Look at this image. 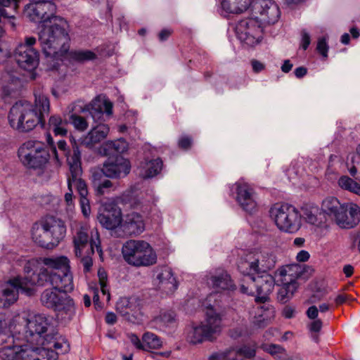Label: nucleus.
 Listing matches in <instances>:
<instances>
[{
  "instance_id": "nucleus-46",
  "label": "nucleus",
  "mask_w": 360,
  "mask_h": 360,
  "mask_svg": "<svg viewBox=\"0 0 360 360\" xmlns=\"http://www.w3.org/2000/svg\"><path fill=\"white\" fill-rule=\"evenodd\" d=\"M237 355L243 356L247 359H251L255 356L256 349L254 346L243 345L239 348L235 349Z\"/></svg>"
},
{
  "instance_id": "nucleus-8",
  "label": "nucleus",
  "mask_w": 360,
  "mask_h": 360,
  "mask_svg": "<svg viewBox=\"0 0 360 360\" xmlns=\"http://www.w3.org/2000/svg\"><path fill=\"white\" fill-rule=\"evenodd\" d=\"M66 226L63 220L54 217H46L33 224L32 237L34 242L42 248L53 249L65 238Z\"/></svg>"
},
{
  "instance_id": "nucleus-30",
  "label": "nucleus",
  "mask_w": 360,
  "mask_h": 360,
  "mask_svg": "<svg viewBox=\"0 0 360 360\" xmlns=\"http://www.w3.org/2000/svg\"><path fill=\"white\" fill-rule=\"evenodd\" d=\"M20 287L12 280L4 285L0 291V308L10 307L15 303L18 298Z\"/></svg>"
},
{
  "instance_id": "nucleus-7",
  "label": "nucleus",
  "mask_w": 360,
  "mask_h": 360,
  "mask_svg": "<svg viewBox=\"0 0 360 360\" xmlns=\"http://www.w3.org/2000/svg\"><path fill=\"white\" fill-rule=\"evenodd\" d=\"M81 111H89L94 122H98L92 126L88 134L81 139V143L91 148L104 140L109 133L108 125L102 123L101 120L104 113L107 115H112V103L105 96L99 95Z\"/></svg>"
},
{
  "instance_id": "nucleus-21",
  "label": "nucleus",
  "mask_w": 360,
  "mask_h": 360,
  "mask_svg": "<svg viewBox=\"0 0 360 360\" xmlns=\"http://www.w3.org/2000/svg\"><path fill=\"white\" fill-rule=\"evenodd\" d=\"M68 164L70 168V175L68 181L71 182V188L75 184L79 198L89 196L86 183L81 178L82 174L81 165V152L77 148L74 149L73 155L68 158Z\"/></svg>"
},
{
  "instance_id": "nucleus-11",
  "label": "nucleus",
  "mask_w": 360,
  "mask_h": 360,
  "mask_svg": "<svg viewBox=\"0 0 360 360\" xmlns=\"http://www.w3.org/2000/svg\"><path fill=\"white\" fill-rule=\"evenodd\" d=\"M263 274L257 276L253 274L243 275L245 282L247 283H243L240 287V292L248 295H254L255 290V302L261 304H265L268 300L269 295L272 292L275 285V279L271 274Z\"/></svg>"
},
{
  "instance_id": "nucleus-15",
  "label": "nucleus",
  "mask_w": 360,
  "mask_h": 360,
  "mask_svg": "<svg viewBox=\"0 0 360 360\" xmlns=\"http://www.w3.org/2000/svg\"><path fill=\"white\" fill-rule=\"evenodd\" d=\"M91 236H89V229L86 224L76 225L72 228V242L74 245V252L76 257H82L83 250L90 246L91 254L94 252V248L99 254L102 255V249L98 231L91 232Z\"/></svg>"
},
{
  "instance_id": "nucleus-55",
  "label": "nucleus",
  "mask_w": 360,
  "mask_h": 360,
  "mask_svg": "<svg viewBox=\"0 0 360 360\" xmlns=\"http://www.w3.org/2000/svg\"><path fill=\"white\" fill-rule=\"evenodd\" d=\"M46 141H47V143H49V145H50L51 146V153L54 155V158L56 159V162L58 164H60V158H59L60 154H58V153L57 148L54 145L53 138L51 137L50 134H47Z\"/></svg>"
},
{
  "instance_id": "nucleus-22",
  "label": "nucleus",
  "mask_w": 360,
  "mask_h": 360,
  "mask_svg": "<svg viewBox=\"0 0 360 360\" xmlns=\"http://www.w3.org/2000/svg\"><path fill=\"white\" fill-rule=\"evenodd\" d=\"M154 285L166 295L173 294L179 287V282L172 269L168 266H157L153 271Z\"/></svg>"
},
{
  "instance_id": "nucleus-49",
  "label": "nucleus",
  "mask_w": 360,
  "mask_h": 360,
  "mask_svg": "<svg viewBox=\"0 0 360 360\" xmlns=\"http://www.w3.org/2000/svg\"><path fill=\"white\" fill-rule=\"evenodd\" d=\"M58 149L60 151V155H63L66 157V160H68V158L73 155L74 149L79 148L77 146H74L72 148V151L70 152L68 149L67 142L65 140H59L57 143Z\"/></svg>"
},
{
  "instance_id": "nucleus-5",
  "label": "nucleus",
  "mask_w": 360,
  "mask_h": 360,
  "mask_svg": "<svg viewBox=\"0 0 360 360\" xmlns=\"http://www.w3.org/2000/svg\"><path fill=\"white\" fill-rule=\"evenodd\" d=\"M68 22L59 16L52 17V20L41 27L39 40L46 57L58 59L68 51Z\"/></svg>"
},
{
  "instance_id": "nucleus-28",
  "label": "nucleus",
  "mask_w": 360,
  "mask_h": 360,
  "mask_svg": "<svg viewBox=\"0 0 360 360\" xmlns=\"http://www.w3.org/2000/svg\"><path fill=\"white\" fill-rule=\"evenodd\" d=\"M33 264L30 262H27L24 266V277H17L13 281L18 285L22 292H25L28 296H31L34 293V285H41L39 283H33L32 281L33 276L39 275V273H35L32 268Z\"/></svg>"
},
{
  "instance_id": "nucleus-37",
  "label": "nucleus",
  "mask_w": 360,
  "mask_h": 360,
  "mask_svg": "<svg viewBox=\"0 0 360 360\" xmlns=\"http://www.w3.org/2000/svg\"><path fill=\"white\" fill-rule=\"evenodd\" d=\"M67 124L68 122L60 115H53L49 119L48 127L56 136H64L68 134Z\"/></svg>"
},
{
  "instance_id": "nucleus-24",
  "label": "nucleus",
  "mask_w": 360,
  "mask_h": 360,
  "mask_svg": "<svg viewBox=\"0 0 360 360\" xmlns=\"http://www.w3.org/2000/svg\"><path fill=\"white\" fill-rule=\"evenodd\" d=\"M145 229L143 217L137 212L127 214L123 222H121L119 233L115 237L122 238L126 236H136L141 234Z\"/></svg>"
},
{
  "instance_id": "nucleus-57",
  "label": "nucleus",
  "mask_w": 360,
  "mask_h": 360,
  "mask_svg": "<svg viewBox=\"0 0 360 360\" xmlns=\"http://www.w3.org/2000/svg\"><path fill=\"white\" fill-rule=\"evenodd\" d=\"M129 337V339L130 340V342L137 348V349H146L145 348V345H143V342L142 343L141 341L140 340L139 338L134 334V333H131V334H129L128 335Z\"/></svg>"
},
{
  "instance_id": "nucleus-13",
  "label": "nucleus",
  "mask_w": 360,
  "mask_h": 360,
  "mask_svg": "<svg viewBox=\"0 0 360 360\" xmlns=\"http://www.w3.org/2000/svg\"><path fill=\"white\" fill-rule=\"evenodd\" d=\"M44 356L54 359L56 355L52 350L35 347L30 344L23 345H8L0 348L2 360H44Z\"/></svg>"
},
{
  "instance_id": "nucleus-35",
  "label": "nucleus",
  "mask_w": 360,
  "mask_h": 360,
  "mask_svg": "<svg viewBox=\"0 0 360 360\" xmlns=\"http://www.w3.org/2000/svg\"><path fill=\"white\" fill-rule=\"evenodd\" d=\"M15 321H18L17 317L14 319L9 314L0 313V344L4 342L7 338H10Z\"/></svg>"
},
{
  "instance_id": "nucleus-61",
  "label": "nucleus",
  "mask_w": 360,
  "mask_h": 360,
  "mask_svg": "<svg viewBox=\"0 0 360 360\" xmlns=\"http://www.w3.org/2000/svg\"><path fill=\"white\" fill-rule=\"evenodd\" d=\"M351 240V247L352 250H354L356 246H357L358 241L360 240V231H356L352 233L349 236Z\"/></svg>"
},
{
  "instance_id": "nucleus-58",
  "label": "nucleus",
  "mask_w": 360,
  "mask_h": 360,
  "mask_svg": "<svg viewBox=\"0 0 360 360\" xmlns=\"http://www.w3.org/2000/svg\"><path fill=\"white\" fill-rule=\"evenodd\" d=\"M68 192L65 194V200L67 205L70 207L73 205V191L72 188H71V182L68 181Z\"/></svg>"
},
{
  "instance_id": "nucleus-62",
  "label": "nucleus",
  "mask_w": 360,
  "mask_h": 360,
  "mask_svg": "<svg viewBox=\"0 0 360 360\" xmlns=\"http://www.w3.org/2000/svg\"><path fill=\"white\" fill-rule=\"evenodd\" d=\"M319 314V309L318 308L313 305L309 307V309L307 311V315L309 319L316 320Z\"/></svg>"
},
{
  "instance_id": "nucleus-10",
  "label": "nucleus",
  "mask_w": 360,
  "mask_h": 360,
  "mask_svg": "<svg viewBox=\"0 0 360 360\" xmlns=\"http://www.w3.org/2000/svg\"><path fill=\"white\" fill-rule=\"evenodd\" d=\"M276 256L269 250H256L241 256L238 262V271L243 275L266 273L274 268Z\"/></svg>"
},
{
  "instance_id": "nucleus-9",
  "label": "nucleus",
  "mask_w": 360,
  "mask_h": 360,
  "mask_svg": "<svg viewBox=\"0 0 360 360\" xmlns=\"http://www.w3.org/2000/svg\"><path fill=\"white\" fill-rule=\"evenodd\" d=\"M124 261L134 266H148L157 262V255L151 245L145 240H129L122 248Z\"/></svg>"
},
{
  "instance_id": "nucleus-2",
  "label": "nucleus",
  "mask_w": 360,
  "mask_h": 360,
  "mask_svg": "<svg viewBox=\"0 0 360 360\" xmlns=\"http://www.w3.org/2000/svg\"><path fill=\"white\" fill-rule=\"evenodd\" d=\"M210 284L215 292L208 297V301H214L207 307L206 317L198 326L187 329L186 340L193 345L203 342L214 341L220 334L222 328V308L229 306L230 294L236 290V285L231 276L225 271H221L210 277Z\"/></svg>"
},
{
  "instance_id": "nucleus-56",
  "label": "nucleus",
  "mask_w": 360,
  "mask_h": 360,
  "mask_svg": "<svg viewBox=\"0 0 360 360\" xmlns=\"http://www.w3.org/2000/svg\"><path fill=\"white\" fill-rule=\"evenodd\" d=\"M311 43V37L309 32L305 30L302 31L301 46L304 50H307Z\"/></svg>"
},
{
  "instance_id": "nucleus-23",
  "label": "nucleus",
  "mask_w": 360,
  "mask_h": 360,
  "mask_svg": "<svg viewBox=\"0 0 360 360\" xmlns=\"http://www.w3.org/2000/svg\"><path fill=\"white\" fill-rule=\"evenodd\" d=\"M105 177L120 179L127 176L131 171L130 161L122 155L108 156L103 162Z\"/></svg>"
},
{
  "instance_id": "nucleus-50",
  "label": "nucleus",
  "mask_w": 360,
  "mask_h": 360,
  "mask_svg": "<svg viewBox=\"0 0 360 360\" xmlns=\"http://www.w3.org/2000/svg\"><path fill=\"white\" fill-rule=\"evenodd\" d=\"M234 351V347H230L223 351L213 353L209 356L210 360H224L226 359L231 352Z\"/></svg>"
},
{
  "instance_id": "nucleus-12",
  "label": "nucleus",
  "mask_w": 360,
  "mask_h": 360,
  "mask_svg": "<svg viewBox=\"0 0 360 360\" xmlns=\"http://www.w3.org/2000/svg\"><path fill=\"white\" fill-rule=\"evenodd\" d=\"M269 213L281 231L294 233L301 227V214L292 205L276 204L270 209Z\"/></svg>"
},
{
  "instance_id": "nucleus-33",
  "label": "nucleus",
  "mask_w": 360,
  "mask_h": 360,
  "mask_svg": "<svg viewBox=\"0 0 360 360\" xmlns=\"http://www.w3.org/2000/svg\"><path fill=\"white\" fill-rule=\"evenodd\" d=\"M60 292H64L55 289L53 287V288L44 290L40 297L41 304L48 309H51L55 311L56 309L60 306V302L63 300L64 295H61Z\"/></svg>"
},
{
  "instance_id": "nucleus-42",
  "label": "nucleus",
  "mask_w": 360,
  "mask_h": 360,
  "mask_svg": "<svg viewBox=\"0 0 360 360\" xmlns=\"http://www.w3.org/2000/svg\"><path fill=\"white\" fill-rule=\"evenodd\" d=\"M262 349L272 355L276 360H283L288 354L285 349L278 345L264 344Z\"/></svg>"
},
{
  "instance_id": "nucleus-64",
  "label": "nucleus",
  "mask_w": 360,
  "mask_h": 360,
  "mask_svg": "<svg viewBox=\"0 0 360 360\" xmlns=\"http://www.w3.org/2000/svg\"><path fill=\"white\" fill-rule=\"evenodd\" d=\"M307 73V69L304 67H298L295 69L294 74L295 77L298 79H301L304 77Z\"/></svg>"
},
{
  "instance_id": "nucleus-16",
  "label": "nucleus",
  "mask_w": 360,
  "mask_h": 360,
  "mask_svg": "<svg viewBox=\"0 0 360 360\" xmlns=\"http://www.w3.org/2000/svg\"><path fill=\"white\" fill-rule=\"evenodd\" d=\"M37 39L34 37H27L23 44H19L13 52V58L18 66L27 71L34 70L39 63V53L33 48Z\"/></svg>"
},
{
  "instance_id": "nucleus-40",
  "label": "nucleus",
  "mask_w": 360,
  "mask_h": 360,
  "mask_svg": "<svg viewBox=\"0 0 360 360\" xmlns=\"http://www.w3.org/2000/svg\"><path fill=\"white\" fill-rule=\"evenodd\" d=\"M319 209L317 207H311L309 209H305L304 212V217L307 222L316 226H321L325 220V216H321L322 213L319 215L317 214Z\"/></svg>"
},
{
  "instance_id": "nucleus-26",
  "label": "nucleus",
  "mask_w": 360,
  "mask_h": 360,
  "mask_svg": "<svg viewBox=\"0 0 360 360\" xmlns=\"http://www.w3.org/2000/svg\"><path fill=\"white\" fill-rule=\"evenodd\" d=\"M1 82L4 94L11 96L18 91L21 86V79L16 69L7 65L4 71L1 73Z\"/></svg>"
},
{
  "instance_id": "nucleus-53",
  "label": "nucleus",
  "mask_w": 360,
  "mask_h": 360,
  "mask_svg": "<svg viewBox=\"0 0 360 360\" xmlns=\"http://www.w3.org/2000/svg\"><path fill=\"white\" fill-rule=\"evenodd\" d=\"M192 144V139L186 135L181 136L178 141V146L180 148L184 150H188L190 148Z\"/></svg>"
},
{
  "instance_id": "nucleus-47",
  "label": "nucleus",
  "mask_w": 360,
  "mask_h": 360,
  "mask_svg": "<svg viewBox=\"0 0 360 360\" xmlns=\"http://www.w3.org/2000/svg\"><path fill=\"white\" fill-rule=\"evenodd\" d=\"M328 38L326 37H322L318 39L316 50L322 56L323 58H326L328 57V51L329 46L327 42Z\"/></svg>"
},
{
  "instance_id": "nucleus-18",
  "label": "nucleus",
  "mask_w": 360,
  "mask_h": 360,
  "mask_svg": "<svg viewBox=\"0 0 360 360\" xmlns=\"http://www.w3.org/2000/svg\"><path fill=\"white\" fill-rule=\"evenodd\" d=\"M230 193L243 211L251 214L256 211L257 195L248 183L242 181L236 182L230 186Z\"/></svg>"
},
{
  "instance_id": "nucleus-54",
  "label": "nucleus",
  "mask_w": 360,
  "mask_h": 360,
  "mask_svg": "<svg viewBox=\"0 0 360 360\" xmlns=\"http://www.w3.org/2000/svg\"><path fill=\"white\" fill-rule=\"evenodd\" d=\"M81 257V263L84 267V271L85 273L89 272L93 265V261L91 257L89 256V253L86 256H82Z\"/></svg>"
},
{
  "instance_id": "nucleus-29",
  "label": "nucleus",
  "mask_w": 360,
  "mask_h": 360,
  "mask_svg": "<svg viewBox=\"0 0 360 360\" xmlns=\"http://www.w3.org/2000/svg\"><path fill=\"white\" fill-rule=\"evenodd\" d=\"M162 160L158 158L155 159H144L138 167L140 176L144 179H152L159 174L162 169Z\"/></svg>"
},
{
  "instance_id": "nucleus-43",
  "label": "nucleus",
  "mask_w": 360,
  "mask_h": 360,
  "mask_svg": "<svg viewBox=\"0 0 360 360\" xmlns=\"http://www.w3.org/2000/svg\"><path fill=\"white\" fill-rule=\"evenodd\" d=\"M142 340L145 345L146 349H158L162 346V342L161 339L155 334L146 332L143 335Z\"/></svg>"
},
{
  "instance_id": "nucleus-1",
  "label": "nucleus",
  "mask_w": 360,
  "mask_h": 360,
  "mask_svg": "<svg viewBox=\"0 0 360 360\" xmlns=\"http://www.w3.org/2000/svg\"><path fill=\"white\" fill-rule=\"evenodd\" d=\"M249 8L251 17L238 21L235 32L243 45L252 47L262 41L263 25L277 22L281 12L272 0H219L218 11L227 16L243 13Z\"/></svg>"
},
{
  "instance_id": "nucleus-52",
  "label": "nucleus",
  "mask_w": 360,
  "mask_h": 360,
  "mask_svg": "<svg viewBox=\"0 0 360 360\" xmlns=\"http://www.w3.org/2000/svg\"><path fill=\"white\" fill-rule=\"evenodd\" d=\"M79 203L82 212L84 217H87L91 213V207L89 204V199L88 197L79 198Z\"/></svg>"
},
{
  "instance_id": "nucleus-6",
  "label": "nucleus",
  "mask_w": 360,
  "mask_h": 360,
  "mask_svg": "<svg viewBox=\"0 0 360 360\" xmlns=\"http://www.w3.org/2000/svg\"><path fill=\"white\" fill-rule=\"evenodd\" d=\"M47 268H41L39 274L33 276V283H39L41 286L50 285L64 293L74 289L73 277L70 272V261L67 257H48L44 259Z\"/></svg>"
},
{
  "instance_id": "nucleus-38",
  "label": "nucleus",
  "mask_w": 360,
  "mask_h": 360,
  "mask_svg": "<svg viewBox=\"0 0 360 360\" xmlns=\"http://www.w3.org/2000/svg\"><path fill=\"white\" fill-rule=\"evenodd\" d=\"M297 283L292 279L290 281L283 283L278 292V299L283 303L286 302L292 297L293 294L297 290Z\"/></svg>"
},
{
  "instance_id": "nucleus-31",
  "label": "nucleus",
  "mask_w": 360,
  "mask_h": 360,
  "mask_svg": "<svg viewBox=\"0 0 360 360\" xmlns=\"http://www.w3.org/2000/svg\"><path fill=\"white\" fill-rule=\"evenodd\" d=\"M153 327L163 332H167L176 326V314L172 311H161L151 321Z\"/></svg>"
},
{
  "instance_id": "nucleus-20",
  "label": "nucleus",
  "mask_w": 360,
  "mask_h": 360,
  "mask_svg": "<svg viewBox=\"0 0 360 360\" xmlns=\"http://www.w3.org/2000/svg\"><path fill=\"white\" fill-rule=\"evenodd\" d=\"M97 219L103 228L111 231L112 236L115 237V234L120 232L122 211L117 205L106 203L101 206L98 210Z\"/></svg>"
},
{
  "instance_id": "nucleus-39",
  "label": "nucleus",
  "mask_w": 360,
  "mask_h": 360,
  "mask_svg": "<svg viewBox=\"0 0 360 360\" xmlns=\"http://www.w3.org/2000/svg\"><path fill=\"white\" fill-rule=\"evenodd\" d=\"M60 305V306L56 309L55 311H59L62 315L63 314H65V319H71L75 314V307L73 300L65 294Z\"/></svg>"
},
{
  "instance_id": "nucleus-51",
  "label": "nucleus",
  "mask_w": 360,
  "mask_h": 360,
  "mask_svg": "<svg viewBox=\"0 0 360 360\" xmlns=\"http://www.w3.org/2000/svg\"><path fill=\"white\" fill-rule=\"evenodd\" d=\"M95 186L96 187L97 193L98 195H103L112 186V183L110 180L104 179Z\"/></svg>"
},
{
  "instance_id": "nucleus-19",
  "label": "nucleus",
  "mask_w": 360,
  "mask_h": 360,
  "mask_svg": "<svg viewBox=\"0 0 360 360\" xmlns=\"http://www.w3.org/2000/svg\"><path fill=\"white\" fill-rule=\"evenodd\" d=\"M158 200L153 188L140 191L136 186H133L122 193L120 202L128 208L143 209L148 204L156 202Z\"/></svg>"
},
{
  "instance_id": "nucleus-25",
  "label": "nucleus",
  "mask_w": 360,
  "mask_h": 360,
  "mask_svg": "<svg viewBox=\"0 0 360 360\" xmlns=\"http://www.w3.org/2000/svg\"><path fill=\"white\" fill-rule=\"evenodd\" d=\"M340 214V218H337L335 221L341 229H352L360 221V207L356 204H345Z\"/></svg>"
},
{
  "instance_id": "nucleus-45",
  "label": "nucleus",
  "mask_w": 360,
  "mask_h": 360,
  "mask_svg": "<svg viewBox=\"0 0 360 360\" xmlns=\"http://www.w3.org/2000/svg\"><path fill=\"white\" fill-rule=\"evenodd\" d=\"M70 122L78 131H84L88 127V123L86 120L76 113H72L70 115Z\"/></svg>"
},
{
  "instance_id": "nucleus-41",
  "label": "nucleus",
  "mask_w": 360,
  "mask_h": 360,
  "mask_svg": "<svg viewBox=\"0 0 360 360\" xmlns=\"http://www.w3.org/2000/svg\"><path fill=\"white\" fill-rule=\"evenodd\" d=\"M338 185L344 190L360 195V184L347 176H342L338 180Z\"/></svg>"
},
{
  "instance_id": "nucleus-27",
  "label": "nucleus",
  "mask_w": 360,
  "mask_h": 360,
  "mask_svg": "<svg viewBox=\"0 0 360 360\" xmlns=\"http://www.w3.org/2000/svg\"><path fill=\"white\" fill-rule=\"evenodd\" d=\"M140 309L139 301L136 297H121L116 304L117 311L129 321L137 318Z\"/></svg>"
},
{
  "instance_id": "nucleus-3",
  "label": "nucleus",
  "mask_w": 360,
  "mask_h": 360,
  "mask_svg": "<svg viewBox=\"0 0 360 360\" xmlns=\"http://www.w3.org/2000/svg\"><path fill=\"white\" fill-rule=\"evenodd\" d=\"M17 319L18 321L22 319L25 323L27 344L33 345L36 342L41 346L35 347L53 350L58 353V356L69 352L70 345L67 340L58 333L56 328L51 324V319L44 314L30 315L27 318L18 316Z\"/></svg>"
},
{
  "instance_id": "nucleus-17",
  "label": "nucleus",
  "mask_w": 360,
  "mask_h": 360,
  "mask_svg": "<svg viewBox=\"0 0 360 360\" xmlns=\"http://www.w3.org/2000/svg\"><path fill=\"white\" fill-rule=\"evenodd\" d=\"M56 6L50 0H30L25 8V15L32 22L41 24V27L52 20Z\"/></svg>"
},
{
  "instance_id": "nucleus-48",
  "label": "nucleus",
  "mask_w": 360,
  "mask_h": 360,
  "mask_svg": "<svg viewBox=\"0 0 360 360\" xmlns=\"http://www.w3.org/2000/svg\"><path fill=\"white\" fill-rule=\"evenodd\" d=\"M103 177H105V172L104 171L103 165L101 169L94 168L91 169V179L94 186L102 181L104 179Z\"/></svg>"
},
{
  "instance_id": "nucleus-34",
  "label": "nucleus",
  "mask_w": 360,
  "mask_h": 360,
  "mask_svg": "<svg viewBox=\"0 0 360 360\" xmlns=\"http://www.w3.org/2000/svg\"><path fill=\"white\" fill-rule=\"evenodd\" d=\"M128 149V143L124 139L105 142L100 147V153L105 156L121 155Z\"/></svg>"
},
{
  "instance_id": "nucleus-36",
  "label": "nucleus",
  "mask_w": 360,
  "mask_h": 360,
  "mask_svg": "<svg viewBox=\"0 0 360 360\" xmlns=\"http://www.w3.org/2000/svg\"><path fill=\"white\" fill-rule=\"evenodd\" d=\"M261 313L257 312V315L255 316L253 323L257 328H264L266 326L271 320L274 317V309L269 304H264L261 307Z\"/></svg>"
},
{
  "instance_id": "nucleus-60",
  "label": "nucleus",
  "mask_w": 360,
  "mask_h": 360,
  "mask_svg": "<svg viewBox=\"0 0 360 360\" xmlns=\"http://www.w3.org/2000/svg\"><path fill=\"white\" fill-rule=\"evenodd\" d=\"M322 328V321L320 319L314 320L309 326L311 332L318 333Z\"/></svg>"
},
{
  "instance_id": "nucleus-44",
  "label": "nucleus",
  "mask_w": 360,
  "mask_h": 360,
  "mask_svg": "<svg viewBox=\"0 0 360 360\" xmlns=\"http://www.w3.org/2000/svg\"><path fill=\"white\" fill-rule=\"evenodd\" d=\"M69 55L72 60L80 63L92 60L96 58V55L89 50L70 51Z\"/></svg>"
},
{
  "instance_id": "nucleus-59",
  "label": "nucleus",
  "mask_w": 360,
  "mask_h": 360,
  "mask_svg": "<svg viewBox=\"0 0 360 360\" xmlns=\"http://www.w3.org/2000/svg\"><path fill=\"white\" fill-rule=\"evenodd\" d=\"M250 63L252 70L255 73H259L264 70L265 68V65L257 60L252 59Z\"/></svg>"
},
{
  "instance_id": "nucleus-14",
  "label": "nucleus",
  "mask_w": 360,
  "mask_h": 360,
  "mask_svg": "<svg viewBox=\"0 0 360 360\" xmlns=\"http://www.w3.org/2000/svg\"><path fill=\"white\" fill-rule=\"evenodd\" d=\"M18 154L24 166L34 169H43L50 157L46 149L39 142L34 141L25 142L19 148Z\"/></svg>"
},
{
  "instance_id": "nucleus-63",
  "label": "nucleus",
  "mask_w": 360,
  "mask_h": 360,
  "mask_svg": "<svg viewBox=\"0 0 360 360\" xmlns=\"http://www.w3.org/2000/svg\"><path fill=\"white\" fill-rule=\"evenodd\" d=\"M310 255L307 250H300L296 256V259L298 262H304L309 259Z\"/></svg>"
},
{
  "instance_id": "nucleus-4",
  "label": "nucleus",
  "mask_w": 360,
  "mask_h": 360,
  "mask_svg": "<svg viewBox=\"0 0 360 360\" xmlns=\"http://www.w3.org/2000/svg\"><path fill=\"white\" fill-rule=\"evenodd\" d=\"M34 106L28 102H16L11 108L8 120L11 127L20 132L32 131L38 124L45 127L44 117L50 110L48 97L41 92L34 94Z\"/></svg>"
},
{
  "instance_id": "nucleus-32",
  "label": "nucleus",
  "mask_w": 360,
  "mask_h": 360,
  "mask_svg": "<svg viewBox=\"0 0 360 360\" xmlns=\"http://www.w3.org/2000/svg\"><path fill=\"white\" fill-rule=\"evenodd\" d=\"M345 204H342L337 198L327 197L322 201L321 213L325 217L327 216L335 221L337 218H340V213L344 208Z\"/></svg>"
}]
</instances>
